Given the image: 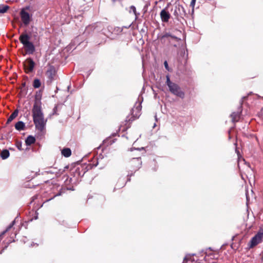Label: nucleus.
<instances>
[{
  "mask_svg": "<svg viewBox=\"0 0 263 263\" xmlns=\"http://www.w3.org/2000/svg\"><path fill=\"white\" fill-rule=\"evenodd\" d=\"M231 116L233 122H237L239 119L240 113L238 112H234L231 115Z\"/></svg>",
  "mask_w": 263,
  "mask_h": 263,
  "instance_id": "16",
  "label": "nucleus"
},
{
  "mask_svg": "<svg viewBox=\"0 0 263 263\" xmlns=\"http://www.w3.org/2000/svg\"><path fill=\"white\" fill-rule=\"evenodd\" d=\"M35 141V138L32 136H29L26 141H25V142H26V145H31L32 144L34 143Z\"/></svg>",
  "mask_w": 263,
  "mask_h": 263,
  "instance_id": "15",
  "label": "nucleus"
},
{
  "mask_svg": "<svg viewBox=\"0 0 263 263\" xmlns=\"http://www.w3.org/2000/svg\"><path fill=\"white\" fill-rule=\"evenodd\" d=\"M196 1V0H192L191 2V6H192L193 7H194L195 5Z\"/></svg>",
  "mask_w": 263,
  "mask_h": 263,
  "instance_id": "25",
  "label": "nucleus"
},
{
  "mask_svg": "<svg viewBox=\"0 0 263 263\" xmlns=\"http://www.w3.org/2000/svg\"><path fill=\"white\" fill-rule=\"evenodd\" d=\"M21 17L23 23L25 25H28L30 22V15L28 12L22 10L21 11Z\"/></svg>",
  "mask_w": 263,
  "mask_h": 263,
  "instance_id": "8",
  "label": "nucleus"
},
{
  "mask_svg": "<svg viewBox=\"0 0 263 263\" xmlns=\"http://www.w3.org/2000/svg\"><path fill=\"white\" fill-rule=\"evenodd\" d=\"M262 259H263V252H262Z\"/></svg>",
  "mask_w": 263,
  "mask_h": 263,
  "instance_id": "30",
  "label": "nucleus"
},
{
  "mask_svg": "<svg viewBox=\"0 0 263 263\" xmlns=\"http://www.w3.org/2000/svg\"><path fill=\"white\" fill-rule=\"evenodd\" d=\"M141 109V106L140 105H138L136 107H134L132 109V115L135 118H138L140 115V110Z\"/></svg>",
  "mask_w": 263,
  "mask_h": 263,
  "instance_id": "12",
  "label": "nucleus"
},
{
  "mask_svg": "<svg viewBox=\"0 0 263 263\" xmlns=\"http://www.w3.org/2000/svg\"><path fill=\"white\" fill-rule=\"evenodd\" d=\"M166 78V84L168 87L170 92L177 97L183 98L184 97V93L181 90L179 85L171 81L169 75H167Z\"/></svg>",
  "mask_w": 263,
  "mask_h": 263,
  "instance_id": "3",
  "label": "nucleus"
},
{
  "mask_svg": "<svg viewBox=\"0 0 263 263\" xmlns=\"http://www.w3.org/2000/svg\"><path fill=\"white\" fill-rule=\"evenodd\" d=\"M59 173H61V170H59Z\"/></svg>",
  "mask_w": 263,
  "mask_h": 263,
  "instance_id": "28",
  "label": "nucleus"
},
{
  "mask_svg": "<svg viewBox=\"0 0 263 263\" xmlns=\"http://www.w3.org/2000/svg\"><path fill=\"white\" fill-rule=\"evenodd\" d=\"M263 237V232H259L250 240L249 247L252 248L261 242Z\"/></svg>",
  "mask_w": 263,
  "mask_h": 263,
  "instance_id": "6",
  "label": "nucleus"
},
{
  "mask_svg": "<svg viewBox=\"0 0 263 263\" xmlns=\"http://www.w3.org/2000/svg\"><path fill=\"white\" fill-rule=\"evenodd\" d=\"M30 37L27 33H23L19 37L20 42L23 45L26 54H32L35 51L33 44L30 41Z\"/></svg>",
  "mask_w": 263,
  "mask_h": 263,
  "instance_id": "2",
  "label": "nucleus"
},
{
  "mask_svg": "<svg viewBox=\"0 0 263 263\" xmlns=\"http://www.w3.org/2000/svg\"><path fill=\"white\" fill-rule=\"evenodd\" d=\"M32 112L33 120L36 129L40 132H43L45 128L47 120L44 118L40 101L35 102Z\"/></svg>",
  "mask_w": 263,
  "mask_h": 263,
  "instance_id": "1",
  "label": "nucleus"
},
{
  "mask_svg": "<svg viewBox=\"0 0 263 263\" xmlns=\"http://www.w3.org/2000/svg\"><path fill=\"white\" fill-rule=\"evenodd\" d=\"M57 106H55L53 109V115H56L57 114Z\"/></svg>",
  "mask_w": 263,
  "mask_h": 263,
  "instance_id": "26",
  "label": "nucleus"
},
{
  "mask_svg": "<svg viewBox=\"0 0 263 263\" xmlns=\"http://www.w3.org/2000/svg\"><path fill=\"white\" fill-rule=\"evenodd\" d=\"M15 222V220H14L12 223L7 228L6 230L4 231H3L1 234H0V240L2 239L3 235L6 233V232L9 231L14 224Z\"/></svg>",
  "mask_w": 263,
  "mask_h": 263,
  "instance_id": "19",
  "label": "nucleus"
},
{
  "mask_svg": "<svg viewBox=\"0 0 263 263\" xmlns=\"http://www.w3.org/2000/svg\"><path fill=\"white\" fill-rule=\"evenodd\" d=\"M24 127L25 124L22 121H18L15 125V128L18 130H23L24 128Z\"/></svg>",
  "mask_w": 263,
  "mask_h": 263,
  "instance_id": "17",
  "label": "nucleus"
},
{
  "mask_svg": "<svg viewBox=\"0 0 263 263\" xmlns=\"http://www.w3.org/2000/svg\"><path fill=\"white\" fill-rule=\"evenodd\" d=\"M160 15L162 21L165 23L168 22L171 17L170 14L166 11V9L161 10Z\"/></svg>",
  "mask_w": 263,
  "mask_h": 263,
  "instance_id": "10",
  "label": "nucleus"
},
{
  "mask_svg": "<svg viewBox=\"0 0 263 263\" xmlns=\"http://www.w3.org/2000/svg\"><path fill=\"white\" fill-rule=\"evenodd\" d=\"M61 153L62 155L65 157H68L71 154V151L69 148H64L62 149Z\"/></svg>",
  "mask_w": 263,
  "mask_h": 263,
  "instance_id": "13",
  "label": "nucleus"
},
{
  "mask_svg": "<svg viewBox=\"0 0 263 263\" xmlns=\"http://www.w3.org/2000/svg\"><path fill=\"white\" fill-rule=\"evenodd\" d=\"M164 67L165 68H166V69H167L168 71H170V69L169 68V67H168V63L166 61H165L164 62Z\"/></svg>",
  "mask_w": 263,
  "mask_h": 263,
  "instance_id": "24",
  "label": "nucleus"
},
{
  "mask_svg": "<svg viewBox=\"0 0 263 263\" xmlns=\"http://www.w3.org/2000/svg\"><path fill=\"white\" fill-rule=\"evenodd\" d=\"M10 153L8 150L4 149L1 152V156L3 159H6L9 157Z\"/></svg>",
  "mask_w": 263,
  "mask_h": 263,
  "instance_id": "18",
  "label": "nucleus"
},
{
  "mask_svg": "<svg viewBox=\"0 0 263 263\" xmlns=\"http://www.w3.org/2000/svg\"><path fill=\"white\" fill-rule=\"evenodd\" d=\"M46 76L47 78V83L50 84L56 79V70L53 66L50 65L46 72Z\"/></svg>",
  "mask_w": 263,
  "mask_h": 263,
  "instance_id": "4",
  "label": "nucleus"
},
{
  "mask_svg": "<svg viewBox=\"0 0 263 263\" xmlns=\"http://www.w3.org/2000/svg\"><path fill=\"white\" fill-rule=\"evenodd\" d=\"M16 146L19 150L21 151L22 149L21 142H17L16 143Z\"/></svg>",
  "mask_w": 263,
  "mask_h": 263,
  "instance_id": "23",
  "label": "nucleus"
},
{
  "mask_svg": "<svg viewBox=\"0 0 263 263\" xmlns=\"http://www.w3.org/2000/svg\"><path fill=\"white\" fill-rule=\"evenodd\" d=\"M18 110H15L9 117L7 119V123L11 122L14 119H15L18 115Z\"/></svg>",
  "mask_w": 263,
  "mask_h": 263,
  "instance_id": "14",
  "label": "nucleus"
},
{
  "mask_svg": "<svg viewBox=\"0 0 263 263\" xmlns=\"http://www.w3.org/2000/svg\"><path fill=\"white\" fill-rule=\"evenodd\" d=\"M187 259H189L188 257L187 256H185L184 258V260H183V263H186V260H187Z\"/></svg>",
  "mask_w": 263,
  "mask_h": 263,
  "instance_id": "27",
  "label": "nucleus"
},
{
  "mask_svg": "<svg viewBox=\"0 0 263 263\" xmlns=\"http://www.w3.org/2000/svg\"><path fill=\"white\" fill-rule=\"evenodd\" d=\"M132 12L134 13L135 15V18L137 19L140 14L139 13H137L136 8L134 6H131L129 8V12L131 13Z\"/></svg>",
  "mask_w": 263,
  "mask_h": 263,
  "instance_id": "20",
  "label": "nucleus"
},
{
  "mask_svg": "<svg viewBox=\"0 0 263 263\" xmlns=\"http://www.w3.org/2000/svg\"><path fill=\"white\" fill-rule=\"evenodd\" d=\"M9 9V6L8 5L0 6V13H6Z\"/></svg>",
  "mask_w": 263,
  "mask_h": 263,
  "instance_id": "21",
  "label": "nucleus"
},
{
  "mask_svg": "<svg viewBox=\"0 0 263 263\" xmlns=\"http://www.w3.org/2000/svg\"><path fill=\"white\" fill-rule=\"evenodd\" d=\"M36 198V197H35V196H33V200H34V198Z\"/></svg>",
  "mask_w": 263,
  "mask_h": 263,
  "instance_id": "29",
  "label": "nucleus"
},
{
  "mask_svg": "<svg viewBox=\"0 0 263 263\" xmlns=\"http://www.w3.org/2000/svg\"><path fill=\"white\" fill-rule=\"evenodd\" d=\"M173 14L178 20L179 16L182 17L185 14V11L183 7L179 4L176 3L173 9Z\"/></svg>",
  "mask_w": 263,
  "mask_h": 263,
  "instance_id": "5",
  "label": "nucleus"
},
{
  "mask_svg": "<svg viewBox=\"0 0 263 263\" xmlns=\"http://www.w3.org/2000/svg\"><path fill=\"white\" fill-rule=\"evenodd\" d=\"M33 86L35 88H39L41 86L40 80L38 79H35L33 83Z\"/></svg>",
  "mask_w": 263,
  "mask_h": 263,
  "instance_id": "22",
  "label": "nucleus"
},
{
  "mask_svg": "<svg viewBox=\"0 0 263 263\" xmlns=\"http://www.w3.org/2000/svg\"><path fill=\"white\" fill-rule=\"evenodd\" d=\"M161 39L164 40V41H165V40H166V41H168L169 42H171V40H174L176 41H178L179 40V38H178L177 36L172 34L171 33H169V32H166L164 34H163L161 36Z\"/></svg>",
  "mask_w": 263,
  "mask_h": 263,
  "instance_id": "11",
  "label": "nucleus"
},
{
  "mask_svg": "<svg viewBox=\"0 0 263 263\" xmlns=\"http://www.w3.org/2000/svg\"><path fill=\"white\" fill-rule=\"evenodd\" d=\"M141 164L142 161L140 157L133 158L130 161V165L135 171L138 170L141 167Z\"/></svg>",
  "mask_w": 263,
  "mask_h": 263,
  "instance_id": "9",
  "label": "nucleus"
},
{
  "mask_svg": "<svg viewBox=\"0 0 263 263\" xmlns=\"http://www.w3.org/2000/svg\"><path fill=\"white\" fill-rule=\"evenodd\" d=\"M35 63L31 58L27 59L24 62V66L26 72L30 73L32 72L34 67Z\"/></svg>",
  "mask_w": 263,
  "mask_h": 263,
  "instance_id": "7",
  "label": "nucleus"
}]
</instances>
